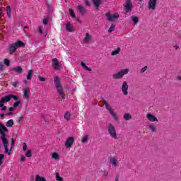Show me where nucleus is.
<instances>
[{
	"mask_svg": "<svg viewBox=\"0 0 181 181\" xmlns=\"http://www.w3.org/2000/svg\"><path fill=\"white\" fill-rule=\"evenodd\" d=\"M54 81L59 95L61 97V98H62V100H64L66 98V95L64 94L63 86H62V81L60 80V78H59V76H55L54 78Z\"/></svg>",
	"mask_w": 181,
	"mask_h": 181,
	"instance_id": "obj_1",
	"label": "nucleus"
},
{
	"mask_svg": "<svg viewBox=\"0 0 181 181\" xmlns=\"http://www.w3.org/2000/svg\"><path fill=\"white\" fill-rule=\"evenodd\" d=\"M25 42L18 40L17 42L11 44L8 47V53L9 54H13L14 52H16L18 48L19 47H25Z\"/></svg>",
	"mask_w": 181,
	"mask_h": 181,
	"instance_id": "obj_2",
	"label": "nucleus"
},
{
	"mask_svg": "<svg viewBox=\"0 0 181 181\" xmlns=\"http://www.w3.org/2000/svg\"><path fill=\"white\" fill-rule=\"evenodd\" d=\"M103 104H104L107 111H108L110 112V115H112L113 119L115 121H118L119 119H118V116L117 115V113H115V112H114V109H112V107H111L110 104H108V102H107V100H104Z\"/></svg>",
	"mask_w": 181,
	"mask_h": 181,
	"instance_id": "obj_3",
	"label": "nucleus"
},
{
	"mask_svg": "<svg viewBox=\"0 0 181 181\" xmlns=\"http://www.w3.org/2000/svg\"><path fill=\"white\" fill-rule=\"evenodd\" d=\"M0 134H1L0 138L2 141L3 146H4V148L5 149L6 153H7L8 155H11V153L8 152V139L6 138V134H5V132H2L1 130H0Z\"/></svg>",
	"mask_w": 181,
	"mask_h": 181,
	"instance_id": "obj_4",
	"label": "nucleus"
},
{
	"mask_svg": "<svg viewBox=\"0 0 181 181\" xmlns=\"http://www.w3.org/2000/svg\"><path fill=\"white\" fill-rule=\"evenodd\" d=\"M128 73H129V69H122L119 71H118L117 73L113 74L112 78H113V80H119V79L122 78V77L126 76V74H128Z\"/></svg>",
	"mask_w": 181,
	"mask_h": 181,
	"instance_id": "obj_5",
	"label": "nucleus"
},
{
	"mask_svg": "<svg viewBox=\"0 0 181 181\" xmlns=\"http://www.w3.org/2000/svg\"><path fill=\"white\" fill-rule=\"evenodd\" d=\"M108 134L110 135L113 139H118V136H117V130L115 129V127L112 123H109L107 127Z\"/></svg>",
	"mask_w": 181,
	"mask_h": 181,
	"instance_id": "obj_6",
	"label": "nucleus"
},
{
	"mask_svg": "<svg viewBox=\"0 0 181 181\" xmlns=\"http://www.w3.org/2000/svg\"><path fill=\"white\" fill-rule=\"evenodd\" d=\"M105 16L109 22H114L115 21H117L118 18H119V14H118V13L111 14L110 12H107L105 13Z\"/></svg>",
	"mask_w": 181,
	"mask_h": 181,
	"instance_id": "obj_7",
	"label": "nucleus"
},
{
	"mask_svg": "<svg viewBox=\"0 0 181 181\" xmlns=\"http://www.w3.org/2000/svg\"><path fill=\"white\" fill-rule=\"evenodd\" d=\"M125 12H128L132 10V1L131 0H126V4L124 6Z\"/></svg>",
	"mask_w": 181,
	"mask_h": 181,
	"instance_id": "obj_8",
	"label": "nucleus"
},
{
	"mask_svg": "<svg viewBox=\"0 0 181 181\" xmlns=\"http://www.w3.org/2000/svg\"><path fill=\"white\" fill-rule=\"evenodd\" d=\"M109 161L112 164V166L117 168L118 166V157L116 156H110L109 157Z\"/></svg>",
	"mask_w": 181,
	"mask_h": 181,
	"instance_id": "obj_9",
	"label": "nucleus"
},
{
	"mask_svg": "<svg viewBox=\"0 0 181 181\" xmlns=\"http://www.w3.org/2000/svg\"><path fill=\"white\" fill-rule=\"evenodd\" d=\"M158 0H149L148 1V9H151L152 11H155L156 9Z\"/></svg>",
	"mask_w": 181,
	"mask_h": 181,
	"instance_id": "obj_10",
	"label": "nucleus"
},
{
	"mask_svg": "<svg viewBox=\"0 0 181 181\" xmlns=\"http://www.w3.org/2000/svg\"><path fill=\"white\" fill-rule=\"evenodd\" d=\"M73 144H74V137H69L65 142V146L67 148H71V146H73Z\"/></svg>",
	"mask_w": 181,
	"mask_h": 181,
	"instance_id": "obj_11",
	"label": "nucleus"
},
{
	"mask_svg": "<svg viewBox=\"0 0 181 181\" xmlns=\"http://www.w3.org/2000/svg\"><path fill=\"white\" fill-rule=\"evenodd\" d=\"M128 83L127 81H123L122 85V91L124 95H128Z\"/></svg>",
	"mask_w": 181,
	"mask_h": 181,
	"instance_id": "obj_12",
	"label": "nucleus"
},
{
	"mask_svg": "<svg viewBox=\"0 0 181 181\" xmlns=\"http://www.w3.org/2000/svg\"><path fill=\"white\" fill-rule=\"evenodd\" d=\"M52 69L54 70H59L60 69V65L59 64V59L57 58L52 59Z\"/></svg>",
	"mask_w": 181,
	"mask_h": 181,
	"instance_id": "obj_13",
	"label": "nucleus"
},
{
	"mask_svg": "<svg viewBox=\"0 0 181 181\" xmlns=\"http://www.w3.org/2000/svg\"><path fill=\"white\" fill-rule=\"evenodd\" d=\"M146 118H147V119H148V121H150V122H158V118L152 114H149V113L147 114L146 115Z\"/></svg>",
	"mask_w": 181,
	"mask_h": 181,
	"instance_id": "obj_14",
	"label": "nucleus"
},
{
	"mask_svg": "<svg viewBox=\"0 0 181 181\" xmlns=\"http://www.w3.org/2000/svg\"><path fill=\"white\" fill-rule=\"evenodd\" d=\"M11 70V71H15L18 74H22V73H23V69H22V66H19L17 67L12 68Z\"/></svg>",
	"mask_w": 181,
	"mask_h": 181,
	"instance_id": "obj_15",
	"label": "nucleus"
},
{
	"mask_svg": "<svg viewBox=\"0 0 181 181\" xmlns=\"http://www.w3.org/2000/svg\"><path fill=\"white\" fill-rule=\"evenodd\" d=\"M30 95V89L29 88L24 89L23 98H25L26 100H28V98H29Z\"/></svg>",
	"mask_w": 181,
	"mask_h": 181,
	"instance_id": "obj_16",
	"label": "nucleus"
},
{
	"mask_svg": "<svg viewBox=\"0 0 181 181\" xmlns=\"http://www.w3.org/2000/svg\"><path fill=\"white\" fill-rule=\"evenodd\" d=\"M90 40H91V35L89 33H86L83 38L84 43H90Z\"/></svg>",
	"mask_w": 181,
	"mask_h": 181,
	"instance_id": "obj_17",
	"label": "nucleus"
},
{
	"mask_svg": "<svg viewBox=\"0 0 181 181\" xmlns=\"http://www.w3.org/2000/svg\"><path fill=\"white\" fill-rule=\"evenodd\" d=\"M123 119H125V121H129V119H132V115H131L129 113H124L123 115Z\"/></svg>",
	"mask_w": 181,
	"mask_h": 181,
	"instance_id": "obj_18",
	"label": "nucleus"
},
{
	"mask_svg": "<svg viewBox=\"0 0 181 181\" xmlns=\"http://www.w3.org/2000/svg\"><path fill=\"white\" fill-rule=\"evenodd\" d=\"M77 8L81 14L84 15V13H86V8H84V7H83L81 5H78Z\"/></svg>",
	"mask_w": 181,
	"mask_h": 181,
	"instance_id": "obj_19",
	"label": "nucleus"
},
{
	"mask_svg": "<svg viewBox=\"0 0 181 181\" xmlns=\"http://www.w3.org/2000/svg\"><path fill=\"white\" fill-rule=\"evenodd\" d=\"M92 1L95 8H100V5H101V0H92Z\"/></svg>",
	"mask_w": 181,
	"mask_h": 181,
	"instance_id": "obj_20",
	"label": "nucleus"
},
{
	"mask_svg": "<svg viewBox=\"0 0 181 181\" xmlns=\"http://www.w3.org/2000/svg\"><path fill=\"white\" fill-rule=\"evenodd\" d=\"M1 100L3 101V103H4V104H6V103H9V101H11V96L10 95L4 96L1 98Z\"/></svg>",
	"mask_w": 181,
	"mask_h": 181,
	"instance_id": "obj_21",
	"label": "nucleus"
},
{
	"mask_svg": "<svg viewBox=\"0 0 181 181\" xmlns=\"http://www.w3.org/2000/svg\"><path fill=\"white\" fill-rule=\"evenodd\" d=\"M35 181H47L45 177H40L39 175H35Z\"/></svg>",
	"mask_w": 181,
	"mask_h": 181,
	"instance_id": "obj_22",
	"label": "nucleus"
},
{
	"mask_svg": "<svg viewBox=\"0 0 181 181\" xmlns=\"http://www.w3.org/2000/svg\"><path fill=\"white\" fill-rule=\"evenodd\" d=\"M65 28L68 32H73V27H71L70 23H66Z\"/></svg>",
	"mask_w": 181,
	"mask_h": 181,
	"instance_id": "obj_23",
	"label": "nucleus"
},
{
	"mask_svg": "<svg viewBox=\"0 0 181 181\" xmlns=\"http://www.w3.org/2000/svg\"><path fill=\"white\" fill-rule=\"evenodd\" d=\"M0 131L2 132H8V128H6L2 123H0Z\"/></svg>",
	"mask_w": 181,
	"mask_h": 181,
	"instance_id": "obj_24",
	"label": "nucleus"
},
{
	"mask_svg": "<svg viewBox=\"0 0 181 181\" xmlns=\"http://www.w3.org/2000/svg\"><path fill=\"white\" fill-rule=\"evenodd\" d=\"M119 52H121V48L118 47L117 49L112 52V56H117V54H119Z\"/></svg>",
	"mask_w": 181,
	"mask_h": 181,
	"instance_id": "obj_25",
	"label": "nucleus"
},
{
	"mask_svg": "<svg viewBox=\"0 0 181 181\" xmlns=\"http://www.w3.org/2000/svg\"><path fill=\"white\" fill-rule=\"evenodd\" d=\"M32 76H33V71L30 69L27 75V80H32Z\"/></svg>",
	"mask_w": 181,
	"mask_h": 181,
	"instance_id": "obj_26",
	"label": "nucleus"
},
{
	"mask_svg": "<svg viewBox=\"0 0 181 181\" xmlns=\"http://www.w3.org/2000/svg\"><path fill=\"white\" fill-rule=\"evenodd\" d=\"M52 159H54V160H59V153L56 152L52 153Z\"/></svg>",
	"mask_w": 181,
	"mask_h": 181,
	"instance_id": "obj_27",
	"label": "nucleus"
},
{
	"mask_svg": "<svg viewBox=\"0 0 181 181\" xmlns=\"http://www.w3.org/2000/svg\"><path fill=\"white\" fill-rule=\"evenodd\" d=\"M81 66H82L83 69H85V70H87L88 71H91V69L86 66V63H84L83 62H81Z\"/></svg>",
	"mask_w": 181,
	"mask_h": 181,
	"instance_id": "obj_28",
	"label": "nucleus"
},
{
	"mask_svg": "<svg viewBox=\"0 0 181 181\" xmlns=\"http://www.w3.org/2000/svg\"><path fill=\"white\" fill-rule=\"evenodd\" d=\"M6 127H13V119H9L6 123Z\"/></svg>",
	"mask_w": 181,
	"mask_h": 181,
	"instance_id": "obj_29",
	"label": "nucleus"
},
{
	"mask_svg": "<svg viewBox=\"0 0 181 181\" xmlns=\"http://www.w3.org/2000/svg\"><path fill=\"white\" fill-rule=\"evenodd\" d=\"M70 117H71V115H70V113L69 112H66L64 116V119H66V121H69L70 119Z\"/></svg>",
	"mask_w": 181,
	"mask_h": 181,
	"instance_id": "obj_30",
	"label": "nucleus"
},
{
	"mask_svg": "<svg viewBox=\"0 0 181 181\" xmlns=\"http://www.w3.org/2000/svg\"><path fill=\"white\" fill-rule=\"evenodd\" d=\"M132 22H134V23L136 24L138 23V22H139V18H138V17L133 16H132Z\"/></svg>",
	"mask_w": 181,
	"mask_h": 181,
	"instance_id": "obj_31",
	"label": "nucleus"
},
{
	"mask_svg": "<svg viewBox=\"0 0 181 181\" xmlns=\"http://www.w3.org/2000/svg\"><path fill=\"white\" fill-rule=\"evenodd\" d=\"M88 134H85L83 138H82L81 139V142L85 144L86 142H88Z\"/></svg>",
	"mask_w": 181,
	"mask_h": 181,
	"instance_id": "obj_32",
	"label": "nucleus"
},
{
	"mask_svg": "<svg viewBox=\"0 0 181 181\" xmlns=\"http://www.w3.org/2000/svg\"><path fill=\"white\" fill-rule=\"evenodd\" d=\"M6 12H7V16H8L9 18H11V7L9 6H6Z\"/></svg>",
	"mask_w": 181,
	"mask_h": 181,
	"instance_id": "obj_33",
	"label": "nucleus"
},
{
	"mask_svg": "<svg viewBox=\"0 0 181 181\" xmlns=\"http://www.w3.org/2000/svg\"><path fill=\"white\" fill-rule=\"evenodd\" d=\"M115 29V25L114 24H112L108 30L109 33H112Z\"/></svg>",
	"mask_w": 181,
	"mask_h": 181,
	"instance_id": "obj_34",
	"label": "nucleus"
},
{
	"mask_svg": "<svg viewBox=\"0 0 181 181\" xmlns=\"http://www.w3.org/2000/svg\"><path fill=\"white\" fill-rule=\"evenodd\" d=\"M69 15L71 16V18H76V14L72 8H69Z\"/></svg>",
	"mask_w": 181,
	"mask_h": 181,
	"instance_id": "obj_35",
	"label": "nucleus"
},
{
	"mask_svg": "<svg viewBox=\"0 0 181 181\" xmlns=\"http://www.w3.org/2000/svg\"><path fill=\"white\" fill-rule=\"evenodd\" d=\"M25 156H26V158H32V150H28L25 153Z\"/></svg>",
	"mask_w": 181,
	"mask_h": 181,
	"instance_id": "obj_36",
	"label": "nucleus"
},
{
	"mask_svg": "<svg viewBox=\"0 0 181 181\" xmlns=\"http://www.w3.org/2000/svg\"><path fill=\"white\" fill-rule=\"evenodd\" d=\"M11 147L10 148V150H8V152L11 153V151H12V148H13V146H15V139H13V138L11 139Z\"/></svg>",
	"mask_w": 181,
	"mask_h": 181,
	"instance_id": "obj_37",
	"label": "nucleus"
},
{
	"mask_svg": "<svg viewBox=\"0 0 181 181\" xmlns=\"http://www.w3.org/2000/svg\"><path fill=\"white\" fill-rule=\"evenodd\" d=\"M4 64H6V66H11V61L9 59L6 58L4 59Z\"/></svg>",
	"mask_w": 181,
	"mask_h": 181,
	"instance_id": "obj_38",
	"label": "nucleus"
},
{
	"mask_svg": "<svg viewBox=\"0 0 181 181\" xmlns=\"http://www.w3.org/2000/svg\"><path fill=\"white\" fill-rule=\"evenodd\" d=\"M56 180L63 181V177H60V175H59V173H57L56 174Z\"/></svg>",
	"mask_w": 181,
	"mask_h": 181,
	"instance_id": "obj_39",
	"label": "nucleus"
},
{
	"mask_svg": "<svg viewBox=\"0 0 181 181\" xmlns=\"http://www.w3.org/2000/svg\"><path fill=\"white\" fill-rule=\"evenodd\" d=\"M149 129L152 131V132H156V127L153 125H150Z\"/></svg>",
	"mask_w": 181,
	"mask_h": 181,
	"instance_id": "obj_40",
	"label": "nucleus"
},
{
	"mask_svg": "<svg viewBox=\"0 0 181 181\" xmlns=\"http://www.w3.org/2000/svg\"><path fill=\"white\" fill-rule=\"evenodd\" d=\"M146 70H148V66H144V68H142V69L140 70L141 74H144V72H146Z\"/></svg>",
	"mask_w": 181,
	"mask_h": 181,
	"instance_id": "obj_41",
	"label": "nucleus"
},
{
	"mask_svg": "<svg viewBox=\"0 0 181 181\" xmlns=\"http://www.w3.org/2000/svg\"><path fill=\"white\" fill-rule=\"evenodd\" d=\"M23 150L24 152H26V151H28V145L25 142L23 143Z\"/></svg>",
	"mask_w": 181,
	"mask_h": 181,
	"instance_id": "obj_42",
	"label": "nucleus"
},
{
	"mask_svg": "<svg viewBox=\"0 0 181 181\" xmlns=\"http://www.w3.org/2000/svg\"><path fill=\"white\" fill-rule=\"evenodd\" d=\"M11 98H13L16 101H18L19 100V97L15 95H10Z\"/></svg>",
	"mask_w": 181,
	"mask_h": 181,
	"instance_id": "obj_43",
	"label": "nucleus"
},
{
	"mask_svg": "<svg viewBox=\"0 0 181 181\" xmlns=\"http://www.w3.org/2000/svg\"><path fill=\"white\" fill-rule=\"evenodd\" d=\"M4 158H5V155L0 154V164L4 163V162L2 161L4 160Z\"/></svg>",
	"mask_w": 181,
	"mask_h": 181,
	"instance_id": "obj_44",
	"label": "nucleus"
},
{
	"mask_svg": "<svg viewBox=\"0 0 181 181\" xmlns=\"http://www.w3.org/2000/svg\"><path fill=\"white\" fill-rule=\"evenodd\" d=\"M11 85L13 86V87H18V86H19V81H16L13 82Z\"/></svg>",
	"mask_w": 181,
	"mask_h": 181,
	"instance_id": "obj_45",
	"label": "nucleus"
},
{
	"mask_svg": "<svg viewBox=\"0 0 181 181\" xmlns=\"http://www.w3.org/2000/svg\"><path fill=\"white\" fill-rule=\"evenodd\" d=\"M19 104H21L20 101H17L13 104V107L16 108L17 107H19Z\"/></svg>",
	"mask_w": 181,
	"mask_h": 181,
	"instance_id": "obj_46",
	"label": "nucleus"
},
{
	"mask_svg": "<svg viewBox=\"0 0 181 181\" xmlns=\"http://www.w3.org/2000/svg\"><path fill=\"white\" fill-rule=\"evenodd\" d=\"M47 22H49V19L44 18L43 21H42V23H43V25H47Z\"/></svg>",
	"mask_w": 181,
	"mask_h": 181,
	"instance_id": "obj_47",
	"label": "nucleus"
},
{
	"mask_svg": "<svg viewBox=\"0 0 181 181\" xmlns=\"http://www.w3.org/2000/svg\"><path fill=\"white\" fill-rule=\"evenodd\" d=\"M1 111H6L8 110V107L5 106L4 105H3V106H1Z\"/></svg>",
	"mask_w": 181,
	"mask_h": 181,
	"instance_id": "obj_48",
	"label": "nucleus"
},
{
	"mask_svg": "<svg viewBox=\"0 0 181 181\" xmlns=\"http://www.w3.org/2000/svg\"><path fill=\"white\" fill-rule=\"evenodd\" d=\"M40 81H46V78L42 76H38Z\"/></svg>",
	"mask_w": 181,
	"mask_h": 181,
	"instance_id": "obj_49",
	"label": "nucleus"
},
{
	"mask_svg": "<svg viewBox=\"0 0 181 181\" xmlns=\"http://www.w3.org/2000/svg\"><path fill=\"white\" fill-rule=\"evenodd\" d=\"M25 156H21L20 160L21 162H25Z\"/></svg>",
	"mask_w": 181,
	"mask_h": 181,
	"instance_id": "obj_50",
	"label": "nucleus"
},
{
	"mask_svg": "<svg viewBox=\"0 0 181 181\" xmlns=\"http://www.w3.org/2000/svg\"><path fill=\"white\" fill-rule=\"evenodd\" d=\"M24 118H25V117H20L18 118V123L22 122V119H23Z\"/></svg>",
	"mask_w": 181,
	"mask_h": 181,
	"instance_id": "obj_51",
	"label": "nucleus"
},
{
	"mask_svg": "<svg viewBox=\"0 0 181 181\" xmlns=\"http://www.w3.org/2000/svg\"><path fill=\"white\" fill-rule=\"evenodd\" d=\"M4 104H5V103H4V101L2 100H0V108H1V107H4Z\"/></svg>",
	"mask_w": 181,
	"mask_h": 181,
	"instance_id": "obj_52",
	"label": "nucleus"
},
{
	"mask_svg": "<svg viewBox=\"0 0 181 181\" xmlns=\"http://www.w3.org/2000/svg\"><path fill=\"white\" fill-rule=\"evenodd\" d=\"M85 4H86L87 6H90V1H85Z\"/></svg>",
	"mask_w": 181,
	"mask_h": 181,
	"instance_id": "obj_53",
	"label": "nucleus"
},
{
	"mask_svg": "<svg viewBox=\"0 0 181 181\" xmlns=\"http://www.w3.org/2000/svg\"><path fill=\"white\" fill-rule=\"evenodd\" d=\"M177 81H181V76H177Z\"/></svg>",
	"mask_w": 181,
	"mask_h": 181,
	"instance_id": "obj_54",
	"label": "nucleus"
},
{
	"mask_svg": "<svg viewBox=\"0 0 181 181\" xmlns=\"http://www.w3.org/2000/svg\"><path fill=\"white\" fill-rule=\"evenodd\" d=\"M8 110H9V111H11V112H12L13 111H14L13 107H10L8 108Z\"/></svg>",
	"mask_w": 181,
	"mask_h": 181,
	"instance_id": "obj_55",
	"label": "nucleus"
},
{
	"mask_svg": "<svg viewBox=\"0 0 181 181\" xmlns=\"http://www.w3.org/2000/svg\"><path fill=\"white\" fill-rule=\"evenodd\" d=\"M173 48H174L175 50H177V49H179V46H178V45H174V46H173Z\"/></svg>",
	"mask_w": 181,
	"mask_h": 181,
	"instance_id": "obj_56",
	"label": "nucleus"
},
{
	"mask_svg": "<svg viewBox=\"0 0 181 181\" xmlns=\"http://www.w3.org/2000/svg\"><path fill=\"white\" fill-rule=\"evenodd\" d=\"M38 32L40 34L43 33V30H42V28H39Z\"/></svg>",
	"mask_w": 181,
	"mask_h": 181,
	"instance_id": "obj_57",
	"label": "nucleus"
},
{
	"mask_svg": "<svg viewBox=\"0 0 181 181\" xmlns=\"http://www.w3.org/2000/svg\"><path fill=\"white\" fill-rule=\"evenodd\" d=\"M4 117H5V114L0 115V118L4 119Z\"/></svg>",
	"mask_w": 181,
	"mask_h": 181,
	"instance_id": "obj_58",
	"label": "nucleus"
},
{
	"mask_svg": "<svg viewBox=\"0 0 181 181\" xmlns=\"http://www.w3.org/2000/svg\"><path fill=\"white\" fill-rule=\"evenodd\" d=\"M4 70V65H0V71Z\"/></svg>",
	"mask_w": 181,
	"mask_h": 181,
	"instance_id": "obj_59",
	"label": "nucleus"
},
{
	"mask_svg": "<svg viewBox=\"0 0 181 181\" xmlns=\"http://www.w3.org/2000/svg\"><path fill=\"white\" fill-rule=\"evenodd\" d=\"M178 36H181V30H179L177 33Z\"/></svg>",
	"mask_w": 181,
	"mask_h": 181,
	"instance_id": "obj_60",
	"label": "nucleus"
},
{
	"mask_svg": "<svg viewBox=\"0 0 181 181\" xmlns=\"http://www.w3.org/2000/svg\"><path fill=\"white\" fill-rule=\"evenodd\" d=\"M76 22H78V23H81V21L80 19H78V18L76 19Z\"/></svg>",
	"mask_w": 181,
	"mask_h": 181,
	"instance_id": "obj_61",
	"label": "nucleus"
},
{
	"mask_svg": "<svg viewBox=\"0 0 181 181\" xmlns=\"http://www.w3.org/2000/svg\"><path fill=\"white\" fill-rule=\"evenodd\" d=\"M12 114H13L12 112H10L7 114V115H12Z\"/></svg>",
	"mask_w": 181,
	"mask_h": 181,
	"instance_id": "obj_62",
	"label": "nucleus"
},
{
	"mask_svg": "<svg viewBox=\"0 0 181 181\" xmlns=\"http://www.w3.org/2000/svg\"><path fill=\"white\" fill-rule=\"evenodd\" d=\"M105 176H108V172H105Z\"/></svg>",
	"mask_w": 181,
	"mask_h": 181,
	"instance_id": "obj_63",
	"label": "nucleus"
},
{
	"mask_svg": "<svg viewBox=\"0 0 181 181\" xmlns=\"http://www.w3.org/2000/svg\"><path fill=\"white\" fill-rule=\"evenodd\" d=\"M0 15H2V10L0 8Z\"/></svg>",
	"mask_w": 181,
	"mask_h": 181,
	"instance_id": "obj_64",
	"label": "nucleus"
}]
</instances>
